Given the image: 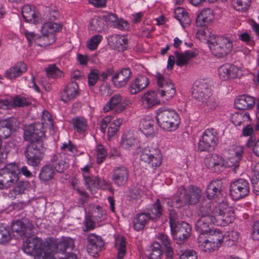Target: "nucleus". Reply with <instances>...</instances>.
I'll return each instance as SVG.
<instances>
[{
  "mask_svg": "<svg viewBox=\"0 0 259 259\" xmlns=\"http://www.w3.org/2000/svg\"><path fill=\"white\" fill-rule=\"evenodd\" d=\"M53 129V121L51 114L44 111L41 116V123H35L26 127L24 138L30 142L26 152L25 156L28 165L37 166L40 163L45 151L42 140L45 138V130Z\"/></svg>",
  "mask_w": 259,
  "mask_h": 259,
  "instance_id": "nucleus-1",
  "label": "nucleus"
},
{
  "mask_svg": "<svg viewBox=\"0 0 259 259\" xmlns=\"http://www.w3.org/2000/svg\"><path fill=\"white\" fill-rule=\"evenodd\" d=\"M243 148L240 146L233 147L229 151V156L224 160L218 154H209L204 159L205 165L214 171L221 170V168L237 166L241 159Z\"/></svg>",
  "mask_w": 259,
  "mask_h": 259,
  "instance_id": "nucleus-2",
  "label": "nucleus"
},
{
  "mask_svg": "<svg viewBox=\"0 0 259 259\" xmlns=\"http://www.w3.org/2000/svg\"><path fill=\"white\" fill-rule=\"evenodd\" d=\"M211 205V214L209 219L217 226H226L232 223L235 219L234 208L227 202H208Z\"/></svg>",
  "mask_w": 259,
  "mask_h": 259,
  "instance_id": "nucleus-3",
  "label": "nucleus"
},
{
  "mask_svg": "<svg viewBox=\"0 0 259 259\" xmlns=\"http://www.w3.org/2000/svg\"><path fill=\"white\" fill-rule=\"evenodd\" d=\"M201 192L196 187L190 186L187 189L181 187L172 200L168 199L166 202L170 207L181 208L187 204H196L200 197Z\"/></svg>",
  "mask_w": 259,
  "mask_h": 259,
  "instance_id": "nucleus-4",
  "label": "nucleus"
},
{
  "mask_svg": "<svg viewBox=\"0 0 259 259\" xmlns=\"http://www.w3.org/2000/svg\"><path fill=\"white\" fill-rule=\"evenodd\" d=\"M54 246L43 241L37 237H29L23 244V250L27 254L34 255V259H53V252H50Z\"/></svg>",
  "mask_w": 259,
  "mask_h": 259,
  "instance_id": "nucleus-5",
  "label": "nucleus"
},
{
  "mask_svg": "<svg viewBox=\"0 0 259 259\" xmlns=\"http://www.w3.org/2000/svg\"><path fill=\"white\" fill-rule=\"evenodd\" d=\"M156 120L161 128L168 132L176 130L180 123L179 114L174 110L164 107L157 110Z\"/></svg>",
  "mask_w": 259,
  "mask_h": 259,
  "instance_id": "nucleus-6",
  "label": "nucleus"
},
{
  "mask_svg": "<svg viewBox=\"0 0 259 259\" xmlns=\"http://www.w3.org/2000/svg\"><path fill=\"white\" fill-rule=\"evenodd\" d=\"M49 18L51 20L55 19L58 15L56 11L50 13ZM61 28V26L57 23L50 21L45 22L41 29L42 36L38 38L39 41L36 43L40 46H46L49 45L55 41V37L54 33L59 31Z\"/></svg>",
  "mask_w": 259,
  "mask_h": 259,
  "instance_id": "nucleus-7",
  "label": "nucleus"
},
{
  "mask_svg": "<svg viewBox=\"0 0 259 259\" xmlns=\"http://www.w3.org/2000/svg\"><path fill=\"white\" fill-rule=\"evenodd\" d=\"M209 48L213 55L218 58H223L232 52L233 41L228 37H215L210 44Z\"/></svg>",
  "mask_w": 259,
  "mask_h": 259,
  "instance_id": "nucleus-8",
  "label": "nucleus"
},
{
  "mask_svg": "<svg viewBox=\"0 0 259 259\" xmlns=\"http://www.w3.org/2000/svg\"><path fill=\"white\" fill-rule=\"evenodd\" d=\"M158 87L161 89L158 91L163 102L171 99L176 94V90L171 80L159 72L154 75Z\"/></svg>",
  "mask_w": 259,
  "mask_h": 259,
  "instance_id": "nucleus-9",
  "label": "nucleus"
},
{
  "mask_svg": "<svg viewBox=\"0 0 259 259\" xmlns=\"http://www.w3.org/2000/svg\"><path fill=\"white\" fill-rule=\"evenodd\" d=\"M18 166L9 163L0 169V189H7L13 186L18 181Z\"/></svg>",
  "mask_w": 259,
  "mask_h": 259,
  "instance_id": "nucleus-10",
  "label": "nucleus"
},
{
  "mask_svg": "<svg viewBox=\"0 0 259 259\" xmlns=\"http://www.w3.org/2000/svg\"><path fill=\"white\" fill-rule=\"evenodd\" d=\"M240 64H225L218 69V74L220 79L227 80L230 79L240 78L247 73Z\"/></svg>",
  "mask_w": 259,
  "mask_h": 259,
  "instance_id": "nucleus-11",
  "label": "nucleus"
},
{
  "mask_svg": "<svg viewBox=\"0 0 259 259\" xmlns=\"http://www.w3.org/2000/svg\"><path fill=\"white\" fill-rule=\"evenodd\" d=\"M217 131L213 128L205 130L198 143V149L200 151H208L214 149L218 143Z\"/></svg>",
  "mask_w": 259,
  "mask_h": 259,
  "instance_id": "nucleus-12",
  "label": "nucleus"
},
{
  "mask_svg": "<svg viewBox=\"0 0 259 259\" xmlns=\"http://www.w3.org/2000/svg\"><path fill=\"white\" fill-rule=\"evenodd\" d=\"M211 205L207 202L200 208L199 213L200 218L195 224V229L202 235L207 234L211 230L210 225L213 223L210 221L209 218L211 214Z\"/></svg>",
  "mask_w": 259,
  "mask_h": 259,
  "instance_id": "nucleus-13",
  "label": "nucleus"
},
{
  "mask_svg": "<svg viewBox=\"0 0 259 259\" xmlns=\"http://www.w3.org/2000/svg\"><path fill=\"white\" fill-rule=\"evenodd\" d=\"M198 54V51L196 50H188L184 53L176 51L175 55L170 56L167 61V68L168 70H171L174 66L175 63L180 67L187 65L190 62V60L196 57Z\"/></svg>",
  "mask_w": 259,
  "mask_h": 259,
  "instance_id": "nucleus-14",
  "label": "nucleus"
},
{
  "mask_svg": "<svg viewBox=\"0 0 259 259\" xmlns=\"http://www.w3.org/2000/svg\"><path fill=\"white\" fill-rule=\"evenodd\" d=\"M130 104V101L128 99L117 94L113 95L106 103L103 110L104 112L113 111L116 113H119L125 110Z\"/></svg>",
  "mask_w": 259,
  "mask_h": 259,
  "instance_id": "nucleus-15",
  "label": "nucleus"
},
{
  "mask_svg": "<svg viewBox=\"0 0 259 259\" xmlns=\"http://www.w3.org/2000/svg\"><path fill=\"white\" fill-rule=\"evenodd\" d=\"M141 159L153 167H157L162 163V155L157 147L148 146L143 150Z\"/></svg>",
  "mask_w": 259,
  "mask_h": 259,
  "instance_id": "nucleus-16",
  "label": "nucleus"
},
{
  "mask_svg": "<svg viewBox=\"0 0 259 259\" xmlns=\"http://www.w3.org/2000/svg\"><path fill=\"white\" fill-rule=\"evenodd\" d=\"M249 190L248 181L243 179H239L231 183L230 196L232 199L238 200L247 195Z\"/></svg>",
  "mask_w": 259,
  "mask_h": 259,
  "instance_id": "nucleus-17",
  "label": "nucleus"
},
{
  "mask_svg": "<svg viewBox=\"0 0 259 259\" xmlns=\"http://www.w3.org/2000/svg\"><path fill=\"white\" fill-rule=\"evenodd\" d=\"M91 168V165H86L81 168L85 184L90 191L93 193V191L95 188L103 189L108 188L109 185L105 180H100L90 174V170Z\"/></svg>",
  "mask_w": 259,
  "mask_h": 259,
  "instance_id": "nucleus-18",
  "label": "nucleus"
},
{
  "mask_svg": "<svg viewBox=\"0 0 259 259\" xmlns=\"http://www.w3.org/2000/svg\"><path fill=\"white\" fill-rule=\"evenodd\" d=\"M192 95L194 98L202 102L212 96L211 90L205 80L199 79L193 84Z\"/></svg>",
  "mask_w": 259,
  "mask_h": 259,
  "instance_id": "nucleus-19",
  "label": "nucleus"
},
{
  "mask_svg": "<svg viewBox=\"0 0 259 259\" xmlns=\"http://www.w3.org/2000/svg\"><path fill=\"white\" fill-rule=\"evenodd\" d=\"M113 118V116L108 115L103 118L101 121V131L104 134L106 133L107 127L110 124L108 131L109 138L112 137L116 134L123 122V119L121 118H117L112 121Z\"/></svg>",
  "mask_w": 259,
  "mask_h": 259,
  "instance_id": "nucleus-20",
  "label": "nucleus"
},
{
  "mask_svg": "<svg viewBox=\"0 0 259 259\" xmlns=\"http://www.w3.org/2000/svg\"><path fill=\"white\" fill-rule=\"evenodd\" d=\"M170 228L174 239L177 240L179 243H181L187 239L191 231L189 224L184 222L177 223L173 226H170Z\"/></svg>",
  "mask_w": 259,
  "mask_h": 259,
  "instance_id": "nucleus-21",
  "label": "nucleus"
},
{
  "mask_svg": "<svg viewBox=\"0 0 259 259\" xmlns=\"http://www.w3.org/2000/svg\"><path fill=\"white\" fill-rule=\"evenodd\" d=\"M87 239L88 252L90 255L96 256L103 246V241L100 236L94 234L89 235Z\"/></svg>",
  "mask_w": 259,
  "mask_h": 259,
  "instance_id": "nucleus-22",
  "label": "nucleus"
},
{
  "mask_svg": "<svg viewBox=\"0 0 259 259\" xmlns=\"http://www.w3.org/2000/svg\"><path fill=\"white\" fill-rule=\"evenodd\" d=\"M131 74L132 73L130 69H122L113 75L112 77V82L114 86L117 88L123 87L129 81Z\"/></svg>",
  "mask_w": 259,
  "mask_h": 259,
  "instance_id": "nucleus-23",
  "label": "nucleus"
},
{
  "mask_svg": "<svg viewBox=\"0 0 259 259\" xmlns=\"http://www.w3.org/2000/svg\"><path fill=\"white\" fill-rule=\"evenodd\" d=\"M141 102L142 106L146 109L152 108L160 103L157 93L153 91H149L144 93L141 96Z\"/></svg>",
  "mask_w": 259,
  "mask_h": 259,
  "instance_id": "nucleus-24",
  "label": "nucleus"
},
{
  "mask_svg": "<svg viewBox=\"0 0 259 259\" xmlns=\"http://www.w3.org/2000/svg\"><path fill=\"white\" fill-rule=\"evenodd\" d=\"M139 128L147 137H153L155 134V121L150 116H146L141 119Z\"/></svg>",
  "mask_w": 259,
  "mask_h": 259,
  "instance_id": "nucleus-25",
  "label": "nucleus"
},
{
  "mask_svg": "<svg viewBox=\"0 0 259 259\" xmlns=\"http://www.w3.org/2000/svg\"><path fill=\"white\" fill-rule=\"evenodd\" d=\"M149 83V78L143 75L138 76L133 80L129 86V91L135 95L145 89Z\"/></svg>",
  "mask_w": 259,
  "mask_h": 259,
  "instance_id": "nucleus-26",
  "label": "nucleus"
},
{
  "mask_svg": "<svg viewBox=\"0 0 259 259\" xmlns=\"http://www.w3.org/2000/svg\"><path fill=\"white\" fill-rule=\"evenodd\" d=\"M121 146L125 149L132 150L140 147L139 140L135 137L133 132L125 133L121 137Z\"/></svg>",
  "mask_w": 259,
  "mask_h": 259,
  "instance_id": "nucleus-27",
  "label": "nucleus"
},
{
  "mask_svg": "<svg viewBox=\"0 0 259 259\" xmlns=\"http://www.w3.org/2000/svg\"><path fill=\"white\" fill-rule=\"evenodd\" d=\"M74 243V240L73 239L68 237H63L57 245L54 243L49 244L50 246H54L56 247L55 249L53 248L52 250H50V252H53L54 258L55 254L57 252H59L62 254H64L68 248H73Z\"/></svg>",
  "mask_w": 259,
  "mask_h": 259,
  "instance_id": "nucleus-28",
  "label": "nucleus"
},
{
  "mask_svg": "<svg viewBox=\"0 0 259 259\" xmlns=\"http://www.w3.org/2000/svg\"><path fill=\"white\" fill-rule=\"evenodd\" d=\"M128 178V171L124 166L116 167L113 172L112 180L118 186L124 185Z\"/></svg>",
  "mask_w": 259,
  "mask_h": 259,
  "instance_id": "nucleus-29",
  "label": "nucleus"
},
{
  "mask_svg": "<svg viewBox=\"0 0 259 259\" xmlns=\"http://www.w3.org/2000/svg\"><path fill=\"white\" fill-rule=\"evenodd\" d=\"M254 103L255 99L253 97L245 95L237 97L234 101L235 107L241 110L251 109Z\"/></svg>",
  "mask_w": 259,
  "mask_h": 259,
  "instance_id": "nucleus-30",
  "label": "nucleus"
},
{
  "mask_svg": "<svg viewBox=\"0 0 259 259\" xmlns=\"http://www.w3.org/2000/svg\"><path fill=\"white\" fill-rule=\"evenodd\" d=\"M213 19V11L209 8H204L198 14L196 24L197 26L203 27L210 23Z\"/></svg>",
  "mask_w": 259,
  "mask_h": 259,
  "instance_id": "nucleus-31",
  "label": "nucleus"
},
{
  "mask_svg": "<svg viewBox=\"0 0 259 259\" xmlns=\"http://www.w3.org/2000/svg\"><path fill=\"white\" fill-rule=\"evenodd\" d=\"M29 101L22 96H16L10 100L6 99L0 102V107L3 109H9L13 107L27 106Z\"/></svg>",
  "mask_w": 259,
  "mask_h": 259,
  "instance_id": "nucleus-32",
  "label": "nucleus"
},
{
  "mask_svg": "<svg viewBox=\"0 0 259 259\" xmlns=\"http://www.w3.org/2000/svg\"><path fill=\"white\" fill-rule=\"evenodd\" d=\"M78 85L76 82H71L68 84L61 95V100L67 103L74 99L78 93Z\"/></svg>",
  "mask_w": 259,
  "mask_h": 259,
  "instance_id": "nucleus-33",
  "label": "nucleus"
},
{
  "mask_svg": "<svg viewBox=\"0 0 259 259\" xmlns=\"http://www.w3.org/2000/svg\"><path fill=\"white\" fill-rule=\"evenodd\" d=\"M222 182L220 181H213L210 182L206 189V196L209 199L219 197L221 194Z\"/></svg>",
  "mask_w": 259,
  "mask_h": 259,
  "instance_id": "nucleus-34",
  "label": "nucleus"
},
{
  "mask_svg": "<svg viewBox=\"0 0 259 259\" xmlns=\"http://www.w3.org/2000/svg\"><path fill=\"white\" fill-rule=\"evenodd\" d=\"M27 70L26 65L23 62H18L6 72L7 78L13 79L21 75Z\"/></svg>",
  "mask_w": 259,
  "mask_h": 259,
  "instance_id": "nucleus-35",
  "label": "nucleus"
},
{
  "mask_svg": "<svg viewBox=\"0 0 259 259\" xmlns=\"http://www.w3.org/2000/svg\"><path fill=\"white\" fill-rule=\"evenodd\" d=\"M11 229L14 235L17 237H22L30 230L23 222L18 220L13 222Z\"/></svg>",
  "mask_w": 259,
  "mask_h": 259,
  "instance_id": "nucleus-36",
  "label": "nucleus"
},
{
  "mask_svg": "<svg viewBox=\"0 0 259 259\" xmlns=\"http://www.w3.org/2000/svg\"><path fill=\"white\" fill-rule=\"evenodd\" d=\"M22 15L25 21L36 24L39 19L34 10L29 5H25L22 8Z\"/></svg>",
  "mask_w": 259,
  "mask_h": 259,
  "instance_id": "nucleus-37",
  "label": "nucleus"
},
{
  "mask_svg": "<svg viewBox=\"0 0 259 259\" xmlns=\"http://www.w3.org/2000/svg\"><path fill=\"white\" fill-rule=\"evenodd\" d=\"M175 17L179 21L183 28L191 23V20L188 13L182 8H177L175 10Z\"/></svg>",
  "mask_w": 259,
  "mask_h": 259,
  "instance_id": "nucleus-38",
  "label": "nucleus"
},
{
  "mask_svg": "<svg viewBox=\"0 0 259 259\" xmlns=\"http://www.w3.org/2000/svg\"><path fill=\"white\" fill-rule=\"evenodd\" d=\"M151 220L146 212L138 213L133 220V226L135 230L140 231L145 226L148 221Z\"/></svg>",
  "mask_w": 259,
  "mask_h": 259,
  "instance_id": "nucleus-39",
  "label": "nucleus"
},
{
  "mask_svg": "<svg viewBox=\"0 0 259 259\" xmlns=\"http://www.w3.org/2000/svg\"><path fill=\"white\" fill-rule=\"evenodd\" d=\"M250 115L248 112H236L231 116V121L236 126H241L250 120Z\"/></svg>",
  "mask_w": 259,
  "mask_h": 259,
  "instance_id": "nucleus-40",
  "label": "nucleus"
},
{
  "mask_svg": "<svg viewBox=\"0 0 259 259\" xmlns=\"http://www.w3.org/2000/svg\"><path fill=\"white\" fill-rule=\"evenodd\" d=\"M162 255V251L159 242H154L147 250L146 255L149 259H160Z\"/></svg>",
  "mask_w": 259,
  "mask_h": 259,
  "instance_id": "nucleus-41",
  "label": "nucleus"
},
{
  "mask_svg": "<svg viewBox=\"0 0 259 259\" xmlns=\"http://www.w3.org/2000/svg\"><path fill=\"white\" fill-rule=\"evenodd\" d=\"M85 211L86 215L89 217L92 218L97 221L102 218L105 214V211L99 205H90L85 208Z\"/></svg>",
  "mask_w": 259,
  "mask_h": 259,
  "instance_id": "nucleus-42",
  "label": "nucleus"
},
{
  "mask_svg": "<svg viewBox=\"0 0 259 259\" xmlns=\"http://www.w3.org/2000/svg\"><path fill=\"white\" fill-rule=\"evenodd\" d=\"M198 240L199 248L204 251L211 252L219 248L217 244L211 241L208 237L207 239H203L202 237L200 236Z\"/></svg>",
  "mask_w": 259,
  "mask_h": 259,
  "instance_id": "nucleus-43",
  "label": "nucleus"
},
{
  "mask_svg": "<svg viewBox=\"0 0 259 259\" xmlns=\"http://www.w3.org/2000/svg\"><path fill=\"white\" fill-rule=\"evenodd\" d=\"M196 37L201 41L207 42L209 46L216 36L208 28H201L197 31Z\"/></svg>",
  "mask_w": 259,
  "mask_h": 259,
  "instance_id": "nucleus-44",
  "label": "nucleus"
},
{
  "mask_svg": "<svg viewBox=\"0 0 259 259\" xmlns=\"http://www.w3.org/2000/svg\"><path fill=\"white\" fill-rule=\"evenodd\" d=\"M55 172L53 167L50 165L44 166L39 174V178L43 182H47L54 177Z\"/></svg>",
  "mask_w": 259,
  "mask_h": 259,
  "instance_id": "nucleus-45",
  "label": "nucleus"
},
{
  "mask_svg": "<svg viewBox=\"0 0 259 259\" xmlns=\"http://www.w3.org/2000/svg\"><path fill=\"white\" fill-rule=\"evenodd\" d=\"M104 20L96 16L90 21L89 30V31L100 32L104 29Z\"/></svg>",
  "mask_w": 259,
  "mask_h": 259,
  "instance_id": "nucleus-46",
  "label": "nucleus"
},
{
  "mask_svg": "<svg viewBox=\"0 0 259 259\" xmlns=\"http://www.w3.org/2000/svg\"><path fill=\"white\" fill-rule=\"evenodd\" d=\"M240 238L239 233L237 231H228L224 235V243L225 245L231 246L235 245L238 242Z\"/></svg>",
  "mask_w": 259,
  "mask_h": 259,
  "instance_id": "nucleus-47",
  "label": "nucleus"
},
{
  "mask_svg": "<svg viewBox=\"0 0 259 259\" xmlns=\"http://www.w3.org/2000/svg\"><path fill=\"white\" fill-rule=\"evenodd\" d=\"M151 220L159 218L162 214V208L160 202V200L157 199L155 203L146 212Z\"/></svg>",
  "mask_w": 259,
  "mask_h": 259,
  "instance_id": "nucleus-48",
  "label": "nucleus"
},
{
  "mask_svg": "<svg viewBox=\"0 0 259 259\" xmlns=\"http://www.w3.org/2000/svg\"><path fill=\"white\" fill-rule=\"evenodd\" d=\"M74 128L79 133L84 132L88 128L86 119L83 117H77L72 120Z\"/></svg>",
  "mask_w": 259,
  "mask_h": 259,
  "instance_id": "nucleus-49",
  "label": "nucleus"
},
{
  "mask_svg": "<svg viewBox=\"0 0 259 259\" xmlns=\"http://www.w3.org/2000/svg\"><path fill=\"white\" fill-rule=\"evenodd\" d=\"M109 41L114 48L123 49V46L127 44L128 40L125 36L115 34L110 37Z\"/></svg>",
  "mask_w": 259,
  "mask_h": 259,
  "instance_id": "nucleus-50",
  "label": "nucleus"
},
{
  "mask_svg": "<svg viewBox=\"0 0 259 259\" xmlns=\"http://www.w3.org/2000/svg\"><path fill=\"white\" fill-rule=\"evenodd\" d=\"M208 238L213 242L217 244V245L220 247L224 242V235L219 230H212L211 229L208 232Z\"/></svg>",
  "mask_w": 259,
  "mask_h": 259,
  "instance_id": "nucleus-51",
  "label": "nucleus"
},
{
  "mask_svg": "<svg viewBox=\"0 0 259 259\" xmlns=\"http://www.w3.org/2000/svg\"><path fill=\"white\" fill-rule=\"evenodd\" d=\"M92 153L96 157L98 163L102 162L107 155L106 150L101 144L97 145Z\"/></svg>",
  "mask_w": 259,
  "mask_h": 259,
  "instance_id": "nucleus-52",
  "label": "nucleus"
},
{
  "mask_svg": "<svg viewBox=\"0 0 259 259\" xmlns=\"http://www.w3.org/2000/svg\"><path fill=\"white\" fill-rule=\"evenodd\" d=\"M53 166L56 171L62 172L68 167V160L67 159L59 158L58 157L53 159Z\"/></svg>",
  "mask_w": 259,
  "mask_h": 259,
  "instance_id": "nucleus-53",
  "label": "nucleus"
},
{
  "mask_svg": "<svg viewBox=\"0 0 259 259\" xmlns=\"http://www.w3.org/2000/svg\"><path fill=\"white\" fill-rule=\"evenodd\" d=\"M103 36L100 34H96L91 37L87 41L86 46L90 51L96 50L103 40Z\"/></svg>",
  "mask_w": 259,
  "mask_h": 259,
  "instance_id": "nucleus-54",
  "label": "nucleus"
},
{
  "mask_svg": "<svg viewBox=\"0 0 259 259\" xmlns=\"http://www.w3.org/2000/svg\"><path fill=\"white\" fill-rule=\"evenodd\" d=\"M201 102L202 108L206 113L214 110L218 106L217 102L212 96H210L208 99L204 100Z\"/></svg>",
  "mask_w": 259,
  "mask_h": 259,
  "instance_id": "nucleus-55",
  "label": "nucleus"
},
{
  "mask_svg": "<svg viewBox=\"0 0 259 259\" xmlns=\"http://www.w3.org/2000/svg\"><path fill=\"white\" fill-rule=\"evenodd\" d=\"M115 246L117 248V256L119 258H122L126 252V242L123 237H118L115 240Z\"/></svg>",
  "mask_w": 259,
  "mask_h": 259,
  "instance_id": "nucleus-56",
  "label": "nucleus"
},
{
  "mask_svg": "<svg viewBox=\"0 0 259 259\" xmlns=\"http://www.w3.org/2000/svg\"><path fill=\"white\" fill-rule=\"evenodd\" d=\"M62 152L64 154L76 156L81 154L79 152L76 147L69 141L68 143H64L61 147Z\"/></svg>",
  "mask_w": 259,
  "mask_h": 259,
  "instance_id": "nucleus-57",
  "label": "nucleus"
},
{
  "mask_svg": "<svg viewBox=\"0 0 259 259\" xmlns=\"http://www.w3.org/2000/svg\"><path fill=\"white\" fill-rule=\"evenodd\" d=\"M11 239V236L8 227L4 225H0V244H5L10 242Z\"/></svg>",
  "mask_w": 259,
  "mask_h": 259,
  "instance_id": "nucleus-58",
  "label": "nucleus"
},
{
  "mask_svg": "<svg viewBox=\"0 0 259 259\" xmlns=\"http://www.w3.org/2000/svg\"><path fill=\"white\" fill-rule=\"evenodd\" d=\"M250 0H233L232 6L237 11H245L250 6Z\"/></svg>",
  "mask_w": 259,
  "mask_h": 259,
  "instance_id": "nucleus-59",
  "label": "nucleus"
},
{
  "mask_svg": "<svg viewBox=\"0 0 259 259\" xmlns=\"http://www.w3.org/2000/svg\"><path fill=\"white\" fill-rule=\"evenodd\" d=\"M246 146L251 149L253 153L259 156V139L254 137H250L246 142Z\"/></svg>",
  "mask_w": 259,
  "mask_h": 259,
  "instance_id": "nucleus-60",
  "label": "nucleus"
},
{
  "mask_svg": "<svg viewBox=\"0 0 259 259\" xmlns=\"http://www.w3.org/2000/svg\"><path fill=\"white\" fill-rule=\"evenodd\" d=\"M46 71L48 76L52 78L60 77L63 75V72L54 64L50 65L46 69Z\"/></svg>",
  "mask_w": 259,
  "mask_h": 259,
  "instance_id": "nucleus-61",
  "label": "nucleus"
},
{
  "mask_svg": "<svg viewBox=\"0 0 259 259\" xmlns=\"http://www.w3.org/2000/svg\"><path fill=\"white\" fill-rule=\"evenodd\" d=\"M100 76V71L96 69L90 70L88 75V84L89 86H94L98 81Z\"/></svg>",
  "mask_w": 259,
  "mask_h": 259,
  "instance_id": "nucleus-62",
  "label": "nucleus"
},
{
  "mask_svg": "<svg viewBox=\"0 0 259 259\" xmlns=\"http://www.w3.org/2000/svg\"><path fill=\"white\" fill-rule=\"evenodd\" d=\"M239 39L246 45L250 44L252 41V38L250 32L245 31L238 33Z\"/></svg>",
  "mask_w": 259,
  "mask_h": 259,
  "instance_id": "nucleus-63",
  "label": "nucleus"
},
{
  "mask_svg": "<svg viewBox=\"0 0 259 259\" xmlns=\"http://www.w3.org/2000/svg\"><path fill=\"white\" fill-rule=\"evenodd\" d=\"M179 259H197V255L194 251L187 250L180 255Z\"/></svg>",
  "mask_w": 259,
  "mask_h": 259,
  "instance_id": "nucleus-64",
  "label": "nucleus"
}]
</instances>
